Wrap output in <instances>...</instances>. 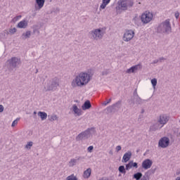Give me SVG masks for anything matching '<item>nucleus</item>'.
<instances>
[{
	"label": "nucleus",
	"instance_id": "f257e3e1",
	"mask_svg": "<svg viewBox=\"0 0 180 180\" xmlns=\"http://www.w3.org/2000/svg\"><path fill=\"white\" fill-rule=\"evenodd\" d=\"M92 79V75L88 72H82L79 73L72 79L71 86L73 88H82L89 84V81Z\"/></svg>",
	"mask_w": 180,
	"mask_h": 180
},
{
	"label": "nucleus",
	"instance_id": "f03ea898",
	"mask_svg": "<svg viewBox=\"0 0 180 180\" xmlns=\"http://www.w3.org/2000/svg\"><path fill=\"white\" fill-rule=\"evenodd\" d=\"M105 34H106L105 27L93 29L89 32L90 39L96 41H98V40H102Z\"/></svg>",
	"mask_w": 180,
	"mask_h": 180
},
{
	"label": "nucleus",
	"instance_id": "7ed1b4c3",
	"mask_svg": "<svg viewBox=\"0 0 180 180\" xmlns=\"http://www.w3.org/2000/svg\"><path fill=\"white\" fill-rule=\"evenodd\" d=\"M156 32L160 34H169L172 33V27H171L169 19L159 23L156 28Z\"/></svg>",
	"mask_w": 180,
	"mask_h": 180
},
{
	"label": "nucleus",
	"instance_id": "20e7f679",
	"mask_svg": "<svg viewBox=\"0 0 180 180\" xmlns=\"http://www.w3.org/2000/svg\"><path fill=\"white\" fill-rule=\"evenodd\" d=\"M20 65H22L20 57L13 56L6 61V67L8 71H13L14 68H19Z\"/></svg>",
	"mask_w": 180,
	"mask_h": 180
},
{
	"label": "nucleus",
	"instance_id": "39448f33",
	"mask_svg": "<svg viewBox=\"0 0 180 180\" xmlns=\"http://www.w3.org/2000/svg\"><path fill=\"white\" fill-rule=\"evenodd\" d=\"M117 5L116 11L119 12V11H127L129 8L133 6L134 3L131 0H120L117 1Z\"/></svg>",
	"mask_w": 180,
	"mask_h": 180
},
{
	"label": "nucleus",
	"instance_id": "423d86ee",
	"mask_svg": "<svg viewBox=\"0 0 180 180\" xmlns=\"http://www.w3.org/2000/svg\"><path fill=\"white\" fill-rule=\"evenodd\" d=\"M94 128H89L84 131H82L76 136V141H82L91 137V132L93 131Z\"/></svg>",
	"mask_w": 180,
	"mask_h": 180
},
{
	"label": "nucleus",
	"instance_id": "0eeeda50",
	"mask_svg": "<svg viewBox=\"0 0 180 180\" xmlns=\"http://www.w3.org/2000/svg\"><path fill=\"white\" fill-rule=\"evenodd\" d=\"M154 18V14L150 11H145L143 13H142L141 17V20L143 25H147L148 23H150L153 20Z\"/></svg>",
	"mask_w": 180,
	"mask_h": 180
},
{
	"label": "nucleus",
	"instance_id": "6e6552de",
	"mask_svg": "<svg viewBox=\"0 0 180 180\" xmlns=\"http://www.w3.org/2000/svg\"><path fill=\"white\" fill-rule=\"evenodd\" d=\"M129 105H130L131 107L134 106L135 105H141L143 103V99L139 96V94L136 93V94H134V96H132L129 100H128Z\"/></svg>",
	"mask_w": 180,
	"mask_h": 180
},
{
	"label": "nucleus",
	"instance_id": "1a4fd4ad",
	"mask_svg": "<svg viewBox=\"0 0 180 180\" xmlns=\"http://www.w3.org/2000/svg\"><path fill=\"white\" fill-rule=\"evenodd\" d=\"M136 33L134 32V30H125L123 36H122V40L123 41H126L127 43L130 41L131 40H133V38L134 37Z\"/></svg>",
	"mask_w": 180,
	"mask_h": 180
},
{
	"label": "nucleus",
	"instance_id": "9d476101",
	"mask_svg": "<svg viewBox=\"0 0 180 180\" xmlns=\"http://www.w3.org/2000/svg\"><path fill=\"white\" fill-rule=\"evenodd\" d=\"M46 91H53L54 88H57L58 86V84H60V81L57 77H55L46 82Z\"/></svg>",
	"mask_w": 180,
	"mask_h": 180
},
{
	"label": "nucleus",
	"instance_id": "9b49d317",
	"mask_svg": "<svg viewBox=\"0 0 180 180\" xmlns=\"http://www.w3.org/2000/svg\"><path fill=\"white\" fill-rule=\"evenodd\" d=\"M169 146V138L164 136L159 140L158 147L167 148Z\"/></svg>",
	"mask_w": 180,
	"mask_h": 180
},
{
	"label": "nucleus",
	"instance_id": "f8f14e48",
	"mask_svg": "<svg viewBox=\"0 0 180 180\" xmlns=\"http://www.w3.org/2000/svg\"><path fill=\"white\" fill-rule=\"evenodd\" d=\"M169 121V116L166 114H162L158 117V123H160L163 127Z\"/></svg>",
	"mask_w": 180,
	"mask_h": 180
},
{
	"label": "nucleus",
	"instance_id": "ddd939ff",
	"mask_svg": "<svg viewBox=\"0 0 180 180\" xmlns=\"http://www.w3.org/2000/svg\"><path fill=\"white\" fill-rule=\"evenodd\" d=\"M141 166L143 169H150V168H151L153 166V160L150 159H146L143 161Z\"/></svg>",
	"mask_w": 180,
	"mask_h": 180
},
{
	"label": "nucleus",
	"instance_id": "4468645a",
	"mask_svg": "<svg viewBox=\"0 0 180 180\" xmlns=\"http://www.w3.org/2000/svg\"><path fill=\"white\" fill-rule=\"evenodd\" d=\"M140 68H141V65H134L132 67H131L130 68L127 69L125 72L126 74H134L135 72H137V71H139V70H140Z\"/></svg>",
	"mask_w": 180,
	"mask_h": 180
},
{
	"label": "nucleus",
	"instance_id": "2eb2a0df",
	"mask_svg": "<svg viewBox=\"0 0 180 180\" xmlns=\"http://www.w3.org/2000/svg\"><path fill=\"white\" fill-rule=\"evenodd\" d=\"M27 26H29V20H22L17 25L18 29H26Z\"/></svg>",
	"mask_w": 180,
	"mask_h": 180
},
{
	"label": "nucleus",
	"instance_id": "dca6fc26",
	"mask_svg": "<svg viewBox=\"0 0 180 180\" xmlns=\"http://www.w3.org/2000/svg\"><path fill=\"white\" fill-rule=\"evenodd\" d=\"M132 155L133 154L130 150H128L127 153H125L122 157V162H127L128 161H130V158H131Z\"/></svg>",
	"mask_w": 180,
	"mask_h": 180
},
{
	"label": "nucleus",
	"instance_id": "f3484780",
	"mask_svg": "<svg viewBox=\"0 0 180 180\" xmlns=\"http://www.w3.org/2000/svg\"><path fill=\"white\" fill-rule=\"evenodd\" d=\"M131 168H139V164L137 162H133V160L130 161L128 164L126 165V169L129 171V169H131Z\"/></svg>",
	"mask_w": 180,
	"mask_h": 180
},
{
	"label": "nucleus",
	"instance_id": "a211bd4d",
	"mask_svg": "<svg viewBox=\"0 0 180 180\" xmlns=\"http://www.w3.org/2000/svg\"><path fill=\"white\" fill-rule=\"evenodd\" d=\"M81 160V157H78L77 159L75 158H72L69 162H68V167L70 168H72V167H75L78 164V161Z\"/></svg>",
	"mask_w": 180,
	"mask_h": 180
},
{
	"label": "nucleus",
	"instance_id": "6ab92c4d",
	"mask_svg": "<svg viewBox=\"0 0 180 180\" xmlns=\"http://www.w3.org/2000/svg\"><path fill=\"white\" fill-rule=\"evenodd\" d=\"M72 111L75 116H81L82 115V110L78 108L77 105H73Z\"/></svg>",
	"mask_w": 180,
	"mask_h": 180
},
{
	"label": "nucleus",
	"instance_id": "aec40b11",
	"mask_svg": "<svg viewBox=\"0 0 180 180\" xmlns=\"http://www.w3.org/2000/svg\"><path fill=\"white\" fill-rule=\"evenodd\" d=\"M162 127H163L160 124V122H157L150 126V130L151 131H157V130H160V129H162Z\"/></svg>",
	"mask_w": 180,
	"mask_h": 180
},
{
	"label": "nucleus",
	"instance_id": "412c9836",
	"mask_svg": "<svg viewBox=\"0 0 180 180\" xmlns=\"http://www.w3.org/2000/svg\"><path fill=\"white\" fill-rule=\"evenodd\" d=\"M30 36H32V31L27 30L22 34L21 39L22 40H26L27 39H30Z\"/></svg>",
	"mask_w": 180,
	"mask_h": 180
},
{
	"label": "nucleus",
	"instance_id": "4be33fe9",
	"mask_svg": "<svg viewBox=\"0 0 180 180\" xmlns=\"http://www.w3.org/2000/svg\"><path fill=\"white\" fill-rule=\"evenodd\" d=\"M91 108H92V105H91V101H85L82 106V110H87L88 109H91Z\"/></svg>",
	"mask_w": 180,
	"mask_h": 180
},
{
	"label": "nucleus",
	"instance_id": "5701e85b",
	"mask_svg": "<svg viewBox=\"0 0 180 180\" xmlns=\"http://www.w3.org/2000/svg\"><path fill=\"white\" fill-rule=\"evenodd\" d=\"M35 2L38 6V11H40V9L44 6V2H46V0H35Z\"/></svg>",
	"mask_w": 180,
	"mask_h": 180
},
{
	"label": "nucleus",
	"instance_id": "b1692460",
	"mask_svg": "<svg viewBox=\"0 0 180 180\" xmlns=\"http://www.w3.org/2000/svg\"><path fill=\"white\" fill-rule=\"evenodd\" d=\"M106 113L109 115V113H115V112H117V110L116 108L113 106V105L108 107L106 109Z\"/></svg>",
	"mask_w": 180,
	"mask_h": 180
},
{
	"label": "nucleus",
	"instance_id": "393cba45",
	"mask_svg": "<svg viewBox=\"0 0 180 180\" xmlns=\"http://www.w3.org/2000/svg\"><path fill=\"white\" fill-rule=\"evenodd\" d=\"M91 172L92 170H91V168H88L86 171L84 172L83 178H84L85 179H88V178L91 176Z\"/></svg>",
	"mask_w": 180,
	"mask_h": 180
},
{
	"label": "nucleus",
	"instance_id": "a878e982",
	"mask_svg": "<svg viewBox=\"0 0 180 180\" xmlns=\"http://www.w3.org/2000/svg\"><path fill=\"white\" fill-rule=\"evenodd\" d=\"M18 32V29L16 27L10 28L8 30H5L6 34H15Z\"/></svg>",
	"mask_w": 180,
	"mask_h": 180
},
{
	"label": "nucleus",
	"instance_id": "bb28decb",
	"mask_svg": "<svg viewBox=\"0 0 180 180\" xmlns=\"http://www.w3.org/2000/svg\"><path fill=\"white\" fill-rule=\"evenodd\" d=\"M38 116L41 118V120H46V119H47V114L46 112H38Z\"/></svg>",
	"mask_w": 180,
	"mask_h": 180
},
{
	"label": "nucleus",
	"instance_id": "cd10ccee",
	"mask_svg": "<svg viewBox=\"0 0 180 180\" xmlns=\"http://www.w3.org/2000/svg\"><path fill=\"white\" fill-rule=\"evenodd\" d=\"M110 2V0H103V3L100 6L101 9H105L106 8V6L108 5Z\"/></svg>",
	"mask_w": 180,
	"mask_h": 180
},
{
	"label": "nucleus",
	"instance_id": "c85d7f7f",
	"mask_svg": "<svg viewBox=\"0 0 180 180\" xmlns=\"http://www.w3.org/2000/svg\"><path fill=\"white\" fill-rule=\"evenodd\" d=\"M112 106L115 108L116 110H119V109L122 108V101H118L117 102L114 103Z\"/></svg>",
	"mask_w": 180,
	"mask_h": 180
},
{
	"label": "nucleus",
	"instance_id": "c756f323",
	"mask_svg": "<svg viewBox=\"0 0 180 180\" xmlns=\"http://www.w3.org/2000/svg\"><path fill=\"white\" fill-rule=\"evenodd\" d=\"M142 176H143V174L141 172H137L134 174L133 178H134V179H136V180H140L141 179Z\"/></svg>",
	"mask_w": 180,
	"mask_h": 180
},
{
	"label": "nucleus",
	"instance_id": "7c9ffc66",
	"mask_svg": "<svg viewBox=\"0 0 180 180\" xmlns=\"http://www.w3.org/2000/svg\"><path fill=\"white\" fill-rule=\"evenodd\" d=\"M49 121L54 122L55 120H58V117L56 114H53L51 115H49Z\"/></svg>",
	"mask_w": 180,
	"mask_h": 180
},
{
	"label": "nucleus",
	"instance_id": "2f4dec72",
	"mask_svg": "<svg viewBox=\"0 0 180 180\" xmlns=\"http://www.w3.org/2000/svg\"><path fill=\"white\" fill-rule=\"evenodd\" d=\"M65 180H78V177H77V176H75V174H72L70 176H68V177H66Z\"/></svg>",
	"mask_w": 180,
	"mask_h": 180
},
{
	"label": "nucleus",
	"instance_id": "473e14b6",
	"mask_svg": "<svg viewBox=\"0 0 180 180\" xmlns=\"http://www.w3.org/2000/svg\"><path fill=\"white\" fill-rule=\"evenodd\" d=\"M20 19H22V15H17L11 20V23H16V22L20 20Z\"/></svg>",
	"mask_w": 180,
	"mask_h": 180
},
{
	"label": "nucleus",
	"instance_id": "72a5a7b5",
	"mask_svg": "<svg viewBox=\"0 0 180 180\" xmlns=\"http://www.w3.org/2000/svg\"><path fill=\"white\" fill-rule=\"evenodd\" d=\"M150 82L152 84V86L153 89H155V87L157 86V79L156 78L152 79Z\"/></svg>",
	"mask_w": 180,
	"mask_h": 180
},
{
	"label": "nucleus",
	"instance_id": "f704fd0d",
	"mask_svg": "<svg viewBox=\"0 0 180 180\" xmlns=\"http://www.w3.org/2000/svg\"><path fill=\"white\" fill-rule=\"evenodd\" d=\"M33 147V143L32 141L27 142V143L25 145V148L27 150H30Z\"/></svg>",
	"mask_w": 180,
	"mask_h": 180
},
{
	"label": "nucleus",
	"instance_id": "c9c22d12",
	"mask_svg": "<svg viewBox=\"0 0 180 180\" xmlns=\"http://www.w3.org/2000/svg\"><path fill=\"white\" fill-rule=\"evenodd\" d=\"M118 171L121 174H126V169L124 168V166H120L118 168Z\"/></svg>",
	"mask_w": 180,
	"mask_h": 180
},
{
	"label": "nucleus",
	"instance_id": "e433bc0d",
	"mask_svg": "<svg viewBox=\"0 0 180 180\" xmlns=\"http://www.w3.org/2000/svg\"><path fill=\"white\" fill-rule=\"evenodd\" d=\"M141 180H150V176L146 173L143 176Z\"/></svg>",
	"mask_w": 180,
	"mask_h": 180
},
{
	"label": "nucleus",
	"instance_id": "4c0bfd02",
	"mask_svg": "<svg viewBox=\"0 0 180 180\" xmlns=\"http://www.w3.org/2000/svg\"><path fill=\"white\" fill-rule=\"evenodd\" d=\"M19 120H20L19 118H17L16 120H15L11 124V127H15V126L18 124V122H19Z\"/></svg>",
	"mask_w": 180,
	"mask_h": 180
},
{
	"label": "nucleus",
	"instance_id": "58836bf2",
	"mask_svg": "<svg viewBox=\"0 0 180 180\" xmlns=\"http://www.w3.org/2000/svg\"><path fill=\"white\" fill-rule=\"evenodd\" d=\"M88 153H92L94 151V146H91L87 148Z\"/></svg>",
	"mask_w": 180,
	"mask_h": 180
},
{
	"label": "nucleus",
	"instance_id": "ea45409f",
	"mask_svg": "<svg viewBox=\"0 0 180 180\" xmlns=\"http://www.w3.org/2000/svg\"><path fill=\"white\" fill-rule=\"evenodd\" d=\"M165 60H167L165 58L161 57L158 59V61L159 63H162V61H165Z\"/></svg>",
	"mask_w": 180,
	"mask_h": 180
},
{
	"label": "nucleus",
	"instance_id": "a19ab883",
	"mask_svg": "<svg viewBox=\"0 0 180 180\" xmlns=\"http://www.w3.org/2000/svg\"><path fill=\"white\" fill-rule=\"evenodd\" d=\"M115 150H116L117 153H119V151H120V150H122V146H117L115 148Z\"/></svg>",
	"mask_w": 180,
	"mask_h": 180
},
{
	"label": "nucleus",
	"instance_id": "79ce46f5",
	"mask_svg": "<svg viewBox=\"0 0 180 180\" xmlns=\"http://www.w3.org/2000/svg\"><path fill=\"white\" fill-rule=\"evenodd\" d=\"M110 102H112V98L108 99L106 103H103V105L106 106V105H108Z\"/></svg>",
	"mask_w": 180,
	"mask_h": 180
},
{
	"label": "nucleus",
	"instance_id": "37998d69",
	"mask_svg": "<svg viewBox=\"0 0 180 180\" xmlns=\"http://www.w3.org/2000/svg\"><path fill=\"white\" fill-rule=\"evenodd\" d=\"M4 105H0V113H2V112H4Z\"/></svg>",
	"mask_w": 180,
	"mask_h": 180
},
{
	"label": "nucleus",
	"instance_id": "c03bdc74",
	"mask_svg": "<svg viewBox=\"0 0 180 180\" xmlns=\"http://www.w3.org/2000/svg\"><path fill=\"white\" fill-rule=\"evenodd\" d=\"M175 18H176V19H178V18H179V12H176L175 13Z\"/></svg>",
	"mask_w": 180,
	"mask_h": 180
},
{
	"label": "nucleus",
	"instance_id": "a18cd8bd",
	"mask_svg": "<svg viewBox=\"0 0 180 180\" xmlns=\"http://www.w3.org/2000/svg\"><path fill=\"white\" fill-rule=\"evenodd\" d=\"M158 63H160V62H159L158 59H156L153 61L152 64H157Z\"/></svg>",
	"mask_w": 180,
	"mask_h": 180
},
{
	"label": "nucleus",
	"instance_id": "49530a36",
	"mask_svg": "<svg viewBox=\"0 0 180 180\" xmlns=\"http://www.w3.org/2000/svg\"><path fill=\"white\" fill-rule=\"evenodd\" d=\"M102 75H108V71L103 72Z\"/></svg>",
	"mask_w": 180,
	"mask_h": 180
},
{
	"label": "nucleus",
	"instance_id": "de8ad7c7",
	"mask_svg": "<svg viewBox=\"0 0 180 180\" xmlns=\"http://www.w3.org/2000/svg\"><path fill=\"white\" fill-rule=\"evenodd\" d=\"M109 154H110L111 155H113V152H112V150H110V151L109 152Z\"/></svg>",
	"mask_w": 180,
	"mask_h": 180
},
{
	"label": "nucleus",
	"instance_id": "09e8293b",
	"mask_svg": "<svg viewBox=\"0 0 180 180\" xmlns=\"http://www.w3.org/2000/svg\"><path fill=\"white\" fill-rule=\"evenodd\" d=\"M175 180H180V176H177Z\"/></svg>",
	"mask_w": 180,
	"mask_h": 180
},
{
	"label": "nucleus",
	"instance_id": "8fccbe9b",
	"mask_svg": "<svg viewBox=\"0 0 180 180\" xmlns=\"http://www.w3.org/2000/svg\"><path fill=\"white\" fill-rule=\"evenodd\" d=\"M144 109H142L141 111V113H144Z\"/></svg>",
	"mask_w": 180,
	"mask_h": 180
},
{
	"label": "nucleus",
	"instance_id": "3c124183",
	"mask_svg": "<svg viewBox=\"0 0 180 180\" xmlns=\"http://www.w3.org/2000/svg\"><path fill=\"white\" fill-rule=\"evenodd\" d=\"M34 115H37V112L36 111H34Z\"/></svg>",
	"mask_w": 180,
	"mask_h": 180
}]
</instances>
